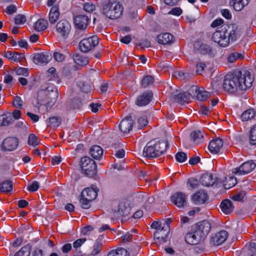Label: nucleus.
Returning <instances> with one entry per match:
<instances>
[{
	"instance_id": "obj_14",
	"label": "nucleus",
	"mask_w": 256,
	"mask_h": 256,
	"mask_svg": "<svg viewBox=\"0 0 256 256\" xmlns=\"http://www.w3.org/2000/svg\"><path fill=\"white\" fill-rule=\"evenodd\" d=\"M52 58V55L48 52H44L38 53L34 54L33 58V61L36 64H46Z\"/></svg>"
},
{
	"instance_id": "obj_52",
	"label": "nucleus",
	"mask_w": 256,
	"mask_h": 256,
	"mask_svg": "<svg viewBox=\"0 0 256 256\" xmlns=\"http://www.w3.org/2000/svg\"><path fill=\"white\" fill-rule=\"evenodd\" d=\"M15 72L18 75H22L24 76H28V70L27 68H17L15 69Z\"/></svg>"
},
{
	"instance_id": "obj_17",
	"label": "nucleus",
	"mask_w": 256,
	"mask_h": 256,
	"mask_svg": "<svg viewBox=\"0 0 256 256\" xmlns=\"http://www.w3.org/2000/svg\"><path fill=\"white\" fill-rule=\"evenodd\" d=\"M225 27L226 32L228 36L227 38H228V44L230 40L234 42L236 40L238 37V26L234 24L230 25L224 26Z\"/></svg>"
},
{
	"instance_id": "obj_6",
	"label": "nucleus",
	"mask_w": 256,
	"mask_h": 256,
	"mask_svg": "<svg viewBox=\"0 0 256 256\" xmlns=\"http://www.w3.org/2000/svg\"><path fill=\"white\" fill-rule=\"evenodd\" d=\"M99 42V40L96 36H93L87 38H84L79 43L80 50L86 53L92 50Z\"/></svg>"
},
{
	"instance_id": "obj_49",
	"label": "nucleus",
	"mask_w": 256,
	"mask_h": 256,
	"mask_svg": "<svg viewBox=\"0 0 256 256\" xmlns=\"http://www.w3.org/2000/svg\"><path fill=\"white\" fill-rule=\"evenodd\" d=\"M199 90L200 88L198 86H190V88L188 89V92H186V94H188L190 96V98H196Z\"/></svg>"
},
{
	"instance_id": "obj_41",
	"label": "nucleus",
	"mask_w": 256,
	"mask_h": 256,
	"mask_svg": "<svg viewBox=\"0 0 256 256\" xmlns=\"http://www.w3.org/2000/svg\"><path fill=\"white\" fill-rule=\"evenodd\" d=\"M236 184V179L233 176H228L226 178V180L224 181V187L226 189H230L234 186Z\"/></svg>"
},
{
	"instance_id": "obj_60",
	"label": "nucleus",
	"mask_w": 256,
	"mask_h": 256,
	"mask_svg": "<svg viewBox=\"0 0 256 256\" xmlns=\"http://www.w3.org/2000/svg\"><path fill=\"white\" fill-rule=\"evenodd\" d=\"M96 6L92 3L87 2L84 6V9L85 11L92 12L95 10Z\"/></svg>"
},
{
	"instance_id": "obj_8",
	"label": "nucleus",
	"mask_w": 256,
	"mask_h": 256,
	"mask_svg": "<svg viewBox=\"0 0 256 256\" xmlns=\"http://www.w3.org/2000/svg\"><path fill=\"white\" fill-rule=\"evenodd\" d=\"M256 164L252 161L243 163L238 168H234L232 172L236 174H245L251 172L255 168Z\"/></svg>"
},
{
	"instance_id": "obj_46",
	"label": "nucleus",
	"mask_w": 256,
	"mask_h": 256,
	"mask_svg": "<svg viewBox=\"0 0 256 256\" xmlns=\"http://www.w3.org/2000/svg\"><path fill=\"white\" fill-rule=\"evenodd\" d=\"M209 96H210V93L203 90V88L199 90L197 95L196 99L200 101L206 100Z\"/></svg>"
},
{
	"instance_id": "obj_56",
	"label": "nucleus",
	"mask_w": 256,
	"mask_h": 256,
	"mask_svg": "<svg viewBox=\"0 0 256 256\" xmlns=\"http://www.w3.org/2000/svg\"><path fill=\"white\" fill-rule=\"evenodd\" d=\"M91 200L86 199V198H82L80 199V202L82 204V206L83 208L88 209L90 208V202Z\"/></svg>"
},
{
	"instance_id": "obj_55",
	"label": "nucleus",
	"mask_w": 256,
	"mask_h": 256,
	"mask_svg": "<svg viewBox=\"0 0 256 256\" xmlns=\"http://www.w3.org/2000/svg\"><path fill=\"white\" fill-rule=\"evenodd\" d=\"M14 127L18 129L27 130L28 127V125L26 121L22 120L17 122L16 124Z\"/></svg>"
},
{
	"instance_id": "obj_59",
	"label": "nucleus",
	"mask_w": 256,
	"mask_h": 256,
	"mask_svg": "<svg viewBox=\"0 0 256 256\" xmlns=\"http://www.w3.org/2000/svg\"><path fill=\"white\" fill-rule=\"evenodd\" d=\"M206 67V65L204 62H198L196 64V72L198 74H201L202 72L204 71L205 68Z\"/></svg>"
},
{
	"instance_id": "obj_5",
	"label": "nucleus",
	"mask_w": 256,
	"mask_h": 256,
	"mask_svg": "<svg viewBox=\"0 0 256 256\" xmlns=\"http://www.w3.org/2000/svg\"><path fill=\"white\" fill-rule=\"evenodd\" d=\"M227 37L225 27L222 26L213 33L212 40L220 46L226 47L228 46V38H227Z\"/></svg>"
},
{
	"instance_id": "obj_28",
	"label": "nucleus",
	"mask_w": 256,
	"mask_h": 256,
	"mask_svg": "<svg viewBox=\"0 0 256 256\" xmlns=\"http://www.w3.org/2000/svg\"><path fill=\"white\" fill-rule=\"evenodd\" d=\"M248 4V0H230V4L233 6L236 11H240Z\"/></svg>"
},
{
	"instance_id": "obj_2",
	"label": "nucleus",
	"mask_w": 256,
	"mask_h": 256,
	"mask_svg": "<svg viewBox=\"0 0 256 256\" xmlns=\"http://www.w3.org/2000/svg\"><path fill=\"white\" fill-rule=\"evenodd\" d=\"M168 147L166 140H152L148 142L143 150V155L148 158H154L164 154Z\"/></svg>"
},
{
	"instance_id": "obj_45",
	"label": "nucleus",
	"mask_w": 256,
	"mask_h": 256,
	"mask_svg": "<svg viewBox=\"0 0 256 256\" xmlns=\"http://www.w3.org/2000/svg\"><path fill=\"white\" fill-rule=\"evenodd\" d=\"M154 78L152 76H144L141 82L142 87L146 88L154 82Z\"/></svg>"
},
{
	"instance_id": "obj_54",
	"label": "nucleus",
	"mask_w": 256,
	"mask_h": 256,
	"mask_svg": "<svg viewBox=\"0 0 256 256\" xmlns=\"http://www.w3.org/2000/svg\"><path fill=\"white\" fill-rule=\"evenodd\" d=\"M81 106V101L79 99H74L69 104V107L70 108H79Z\"/></svg>"
},
{
	"instance_id": "obj_34",
	"label": "nucleus",
	"mask_w": 256,
	"mask_h": 256,
	"mask_svg": "<svg viewBox=\"0 0 256 256\" xmlns=\"http://www.w3.org/2000/svg\"><path fill=\"white\" fill-rule=\"evenodd\" d=\"M48 24L47 20L40 18L35 22L34 28L38 32L44 31L47 28Z\"/></svg>"
},
{
	"instance_id": "obj_9",
	"label": "nucleus",
	"mask_w": 256,
	"mask_h": 256,
	"mask_svg": "<svg viewBox=\"0 0 256 256\" xmlns=\"http://www.w3.org/2000/svg\"><path fill=\"white\" fill-rule=\"evenodd\" d=\"M228 236L227 232L226 230H221L214 235L211 236L210 238V243L212 246H218L223 242L226 240Z\"/></svg>"
},
{
	"instance_id": "obj_53",
	"label": "nucleus",
	"mask_w": 256,
	"mask_h": 256,
	"mask_svg": "<svg viewBox=\"0 0 256 256\" xmlns=\"http://www.w3.org/2000/svg\"><path fill=\"white\" fill-rule=\"evenodd\" d=\"M176 159L179 162H183L187 159V155L184 152H178L176 154Z\"/></svg>"
},
{
	"instance_id": "obj_18",
	"label": "nucleus",
	"mask_w": 256,
	"mask_h": 256,
	"mask_svg": "<svg viewBox=\"0 0 256 256\" xmlns=\"http://www.w3.org/2000/svg\"><path fill=\"white\" fill-rule=\"evenodd\" d=\"M98 191V189L96 186H92L90 188H84L82 192L81 196L93 200L97 197Z\"/></svg>"
},
{
	"instance_id": "obj_16",
	"label": "nucleus",
	"mask_w": 256,
	"mask_h": 256,
	"mask_svg": "<svg viewBox=\"0 0 256 256\" xmlns=\"http://www.w3.org/2000/svg\"><path fill=\"white\" fill-rule=\"evenodd\" d=\"M152 98V93L151 92H146L138 96L136 104L138 106H143L148 104Z\"/></svg>"
},
{
	"instance_id": "obj_43",
	"label": "nucleus",
	"mask_w": 256,
	"mask_h": 256,
	"mask_svg": "<svg viewBox=\"0 0 256 256\" xmlns=\"http://www.w3.org/2000/svg\"><path fill=\"white\" fill-rule=\"evenodd\" d=\"M249 142L250 145L256 146V124L251 128L250 131Z\"/></svg>"
},
{
	"instance_id": "obj_57",
	"label": "nucleus",
	"mask_w": 256,
	"mask_h": 256,
	"mask_svg": "<svg viewBox=\"0 0 256 256\" xmlns=\"http://www.w3.org/2000/svg\"><path fill=\"white\" fill-rule=\"evenodd\" d=\"M188 184L191 188H196L198 186L199 182L197 179L192 178L188 179Z\"/></svg>"
},
{
	"instance_id": "obj_25",
	"label": "nucleus",
	"mask_w": 256,
	"mask_h": 256,
	"mask_svg": "<svg viewBox=\"0 0 256 256\" xmlns=\"http://www.w3.org/2000/svg\"><path fill=\"white\" fill-rule=\"evenodd\" d=\"M220 206L222 212L226 214L232 213L234 209L232 202L228 199L223 200Z\"/></svg>"
},
{
	"instance_id": "obj_29",
	"label": "nucleus",
	"mask_w": 256,
	"mask_h": 256,
	"mask_svg": "<svg viewBox=\"0 0 256 256\" xmlns=\"http://www.w3.org/2000/svg\"><path fill=\"white\" fill-rule=\"evenodd\" d=\"M47 92L46 96L48 100V103L54 104L56 102L58 96L57 88L48 87Z\"/></svg>"
},
{
	"instance_id": "obj_22",
	"label": "nucleus",
	"mask_w": 256,
	"mask_h": 256,
	"mask_svg": "<svg viewBox=\"0 0 256 256\" xmlns=\"http://www.w3.org/2000/svg\"><path fill=\"white\" fill-rule=\"evenodd\" d=\"M168 230L164 229V227L159 228L158 230L154 233V236L156 242L164 243L166 242V238L169 232Z\"/></svg>"
},
{
	"instance_id": "obj_58",
	"label": "nucleus",
	"mask_w": 256,
	"mask_h": 256,
	"mask_svg": "<svg viewBox=\"0 0 256 256\" xmlns=\"http://www.w3.org/2000/svg\"><path fill=\"white\" fill-rule=\"evenodd\" d=\"M28 144L29 145L34 146H36L38 144L37 137L34 134H32L29 136Z\"/></svg>"
},
{
	"instance_id": "obj_3",
	"label": "nucleus",
	"mask_w": 256,
	"mask_h": 256,
	"mask_svg": "<svg viewBox=\"0 0 256 256\" xmlns=\"http://www.w3.org/2000/svg\"><path fill=\"white\" fill-rule=\"evenodd\" d=\"M124 10V7L120 2L107 0L102 4V12L111 20L117 19L120 17Z\"/></svg>"
},
{
	"instance_id": "obj_30",
	"label": "nucleus",
	"mask_w": 256,
	"mask_h": 256,
	"mask_svg": "<svg viewBox=\"0 0 256 256\" xmlns=\"http://www.w3.org/2000/svg\"><path fill=\"white\" fill-rule=\"evenodd\" d=\"M200 182L204 186H209L214 184V180L212 174H205L202 175Z\"/></svg>"
},
{
	"instance_id": "obj_47",
	"label": "nucleus",
	"mask_w": 256,
	"mask_h": 256,
	"mask_svg": "<svg viewBox=\"0 0 256 256\" xmlns=\"http://www.w3.org/2000/svg\"><path fill=\"white\" fill-rule=\"evenodd\" d=\"M244 58L242 54L238 52H232L231 53L228 58V60L230 62H234L236 60L238 59H242Z\"/></svg>"
},
{
	"instance_id": "obj_12",
	"label": "nucleus",
	"mask_w": 256,
	"mask_h": 256,
	"mask_svg": "<svg viewBox=\"0 0 256 256\" xmlns=\"http://www.w3.org/2000/svg\"><path fill=\"white\" fill-rule=\"evenodd\" d=\"M210 229V223L208 220H204L198 223L195 230L198 232L201 236L204 239Z\"/></svg>"
},
{
	"instance_id": "obj_36",
	"label": "nucleus",
	"mask_w": 256,
	"mask_h": 256,
	"mask_svg": "<svg viewBox=\"0 0 256 256\" xmlns=\"http://www.w3.org/2000/svg\"><path fill=\"white\" fill-rule=\"evenodd\" d=\"M48 126L51 128L58 127L62 123V120L60 116H52L46 120Z\"/></svg>"
},
{
	"instance_id": "obj_39",
	"label": "nucleus",
	"mask_w": 256,
	"mask_h": 256,
	"mask_svg": "<svg viewBox=\"0 0 256 256\" xmlns=\"http://www.w3.org/2000/svg\"><path fill=\"white\" fill-rule=\"evenodd\" d=\"M12 189V182L11 180L3 182L0 184V191L2 192H8Z\"/></svg>"
},
{
	"instance_id": "obj_26",
	"label": "nucleus",
	"mask_w": 256,
	"mask_h": 256,
	"mask_svg": "<svg viewBox=\"0 0 256 256\" xmlns=\"http://www.w3.org/2000/svg\"><path fill=\"white\" fill-rule=\"evenodd\" d=\"M174 36L168 32L160 34L158 36V41L160 44H170L174 42Z\"/></svg>"
},
{
	"instance_id": "obj_35",
	"label": "nucleus",
	"mask_w": 256,
	"mask_h": 256,
	"mask_svg": "<svg viewBox=\"0 0 256 256\" xmlns=\"http://www.w3.org/2000/svg\"><path fill=\"white\" fill-rule=\"evenodd\" d=\"M190 136L191 139L196 144H199L203 141L204 135L200 130L192 131L190 134Z\"/></svg>"
},
{
	"instance_id": "obj_10",
	"label": "nucleus",
	"mask_w": 256,
	"mask_h": 256,
	"mask_svg": "<svg viewBox=\"0 0 256 256\" xmlns=\"http://www.w3.org/2000/svg\"><path fill=\"white\" fill-rule=\"evenodd\" d=\"M18 144V139L14 137H8L5 138L1 146L4 151H12L15 150Z\"/></svg>"
},
{
	"instance_id": "obj_38",
	"label": "nucleus",
	"mask_w": 256,
	"mask_h": 256,
	"mask_svg": "<svg viewBox=\"0 0 256 256\" xmlns=\"http://www.w3.org/2000/svg\"><path fill=\"white\" fill-rule=\"evenodd\" d=\"M256 112L254 109H249L244 112L241 116V120L243 122L248 121L252 119Z\"/></svg>"
},
{
	"instance_id": "obj_64",
	"label": "nucleus",
	"mask_w": 256,
	"mask_h": 256,
	"mask_svg": "<svg viewBox=\"0 0 256 256\" xmlns=\"http://www.w3.org/2000/svg\"><path fill=\"white\" fill-rule=\"evenodd\" d=\"M86 241L85 238H80L76 240L73 243V246L74 248L77 249L82 246V245Z\"/></svg>"
},
{
	"instance_id": "obj_23",
	"label": "nucleus",
	"mask_w": 256,
	"mask_h": 256,
	"mask_svg": "<svg viewBox=\"0 0 256 256\" xmlns=\"http://www.w3.org/2000/svg\"><path fill=\"white\" fill-rule=\"evenodd\" d=\"M208 198V194L205 190H200L194 194L192 200L196 204H202Z\"/></svg>"
},
{
	"instance_id": "obj_40",
	"label": "nucleus",
	"mask_w": 256,
	"mask_h": 256,
	"mask_svg": "<svg viewBox=\"0 0 256 256\" xmlns=\"http://www.w3.org/2000/svg\"><path fill=\"white\" fill-rule=\"evenodd\" d=\"M102 240L100 238H98L93 246V248L91 252V254L96 256L99 254L102 250Z\"/></svg>"
},
{
	"instance_id": "obj_50",
	"label": "nucleus",
	"mask_w": 256,
	"mask_h": 256,
	"mask_svg": "<svg viewBox=\"0 0 256 256\" xmlns=\"http://www.w3.org/2000/svg\"><path fill=\"white\" fill-rule=\"evenodd\" d=\"M246 194V192L244 190H240L239 192L234 194L232 196V199L238 202L244 201Z\"/></svg>"
},
{
	"instance_id": "obj_4",
	"label": "nucleus",
	"mask_w": 256,
	"mask_h": 256,
	"mask_svg": "<svg viewBox=\"0 0 256 256\" xmlns=\"http://www.w3.org/2000/svg\"><path fill=\"white\" fill-rule=\"evenodd\" d=\"M81 168L82 172L90 178L96 176L97 166L96 162L88 156H84L81 158Z\"/></svg>"
},
{
	"instance_id": "obj_19",
	"label": "nucleus",
	"mask_w": 256,
	"mask_h": 256,
	"mask_svg": "<svg viewBox=\"0 0 256 256\" xmlns=\"http://www.w3.org/2000/svg\"><path fill=\"white\" fill-rule=\"evenodd\" d=\"M88 20V16L80 14L74 18V24L76 28L83 30L87 28Z\"/></svg>"
},
{
	"instance_id": "obj_7",
	"label": "nucleus",
	"mask_w": 256,
	"mask_h": 256,
	"mask_svg": "<svg viewBox=\"0 0 256 256\" xmlns=\"http://www.w3.org/2000/svg\"><path fill=\"white\" fill-rule=\"evenodd\" d=\"M56 28L58 34L62 38L66 39L70 32L71 25L68 20H62L56 24Z\"/></svg>"
},
{
	"instance_id": "obj_37",
	"label": "nucleus",
	"mask_w": 256,
	"mask_h": 256,
	"mask_svg": "<svg viewBox=\"0 0 256 256\" xmlns=\"http://www.w3.org/2000/svg\"><path fill=\"white\" fill-rule=\"evenodd\" d=\"M32 246L30 244H28L20 250L17 252L14 256H30L31 252Z\"/></svg>"
},
{
	"instance_id": "obj_51",
	"label": "nucleus",
	"mask_w": 256,
	"mask_h": 256,
	"mask_svg": "<svg viewBox=\"0 0 256 256\" xmlns=\"http://www.w3.org/2000/svg\"><path fill=\"white\" fill-rule=\"evenodd\" d=\"M26 20V17L24 14H18L14 18V23L16 24H24Z\"/></svg>"
},
{
	"instance_id": "obj_33",
	"label": "nucleus",
	"mask_w": 256,
	"mask_h": 256,
	"mask_svg": "<svg viewBox=\"0 0 256 256\" xmlns=\"http://www.w3.org/2000/svg\"><path fill=\"white\" fill-rule=\"evenodd\" d=\"M73 59L76 64L82 66H86L88 63V59L87 57L78 54H74Z\"/></svg>"
},
{
	"instance_id": "obj_32",
	"label": "nucleus",
	"mask_w": 256,
	"mask_h": 256,
	"mask_svg": "<svg viewBox=\"0 0 256 256\" xmlns=\"http://www.w3.org/2000/svg\"><path fill=\"white\" fill-rule=\"evenodd\" d=\"M90 154L94 159L98 160L103 154V150L98 146H93L90 149Z\"/></svg>"
},
{
	"instance_id": "obj_62",
	"label": "nucleus",
	"mask_w": 256,
	"mask_h": 256,
	"mask_svg": "<svg viewBox=\"0 0 256 256\" xmlns=\"http://www.w3.org/2000/svg\"><path fill=\"white\" fill-rule=\"evenodd\" d=\"M39 188V184L36 181H34L31 184L28 186V190L30 192H36Z\"/></svg>"
},
{
	"instance_id": "obj_44",
	"label": "nucleus",
	"mask_w": 256,
	"mask_h": 256,
	"mask_svg": "<svg viewBox=\"0 0 256 256\" xmlns=\"http://www.w3.org/2000/svg\"><path fill=\"white\" fill-rule=\"evenodd\" d=\"M108 256H128L127 250L123 248L110 251Z\"/></svg>"
},
{
	"instance_id": "obj_15",
	"label": "nucleus",
	"mask_w": 256,
	"mask_h": 256,
	"mask_svg": "<svg viewBox=\"0 0 256 256\" xmlns=\"http://www.w3.org/2000/svg\"><path fill=\"white\" fill-rule=\"evenodd\" d=\"M171 200L178 208H183L186 204V195L182 192L174 194L172 196Z\"/></svg>"
},
{
	"instance_id": "obj_42",
	"label": "nucleus",
	"mask_w": 256,
	"mask_h": 256,
	"mask_svg": "<svg viewBox=\"0 0 256 256\" xmlns=\"http://www.w3.org/2000/svg\"><path fill=\"white\" fill-rule=\"evenodd\" d=\"M200 52L202 54L214 56V54L212 48L206 44H202L200 48Z\"/></svg>"
},
{
	"instance_id": "obj_20",
	"label": "nucleus",
	"mask_w": 256,
	"mask_h": 256,
	"mask_svg": "<svg viewBox=\"0 0 256 256\" xmlns=\"http://www.w3.org/2000/svg\"><path fill=\"white\" fill-rule=\"evenodd\" d=\"M134 123L131 117L123 119L119 124L120 130L124 133H128L132 130Z\"/></svg>"
},
{
	"instance_id": "obj_11",
	"label": "nucleus",
	"mask_w": 256,
	"mask_h": 256,
	"mask_svg": "<svg viewBox=\"0 0 256 256\" xmlns=\"http://www.w3.org/2000/svg\"><path fill=\"white\" fill-rule=\"evenodd\" d=\"M171 98L174 102L180 104L190 102V96L186 94V92L182 93L178 90H176L172 93Z\"/></svg>"
},
{
	"instance_id": "obj_1",
	"label": "nucleus",
	"mask_w": 256,
	"mask_h": 256,
	"mask_svg": "<svg viewBox=\"0 0 256 256\" xmlns=\"http://www.w3.org/2000/svg\"><path fill=\"white\" fill-rule=\"evenodd\" d=\"M254 81V76L249 71L236 70L225 76L223 88L230 92H236L238 88L244 90L252 86Z\"/></svg>"
},
{
	"instance_id": "obj_24",
	"label": "nucleus",
	"mask_w": 256,
	"mask_h": 256,
	"mask_svg": "<svg viewBox=\"0 0 256 256\" xmlns=\"http://www.w3.org/2000/svg\"><path fill=\"white\" fill-rule=\"evenodd\" d=\"M130 210L129 204L125 201H122L119 203L118 208L114 209V212L119 213L122 216H127Z\"/></svg>"
},
{
	"instance_id": "obj_27",
	"label": "nucleus",
	"mask_w": 256,
	"mask_h": 256,
	"mask_svg": "<svg viewBox=\"0 0 256 256\" xmlns=\"http://www.w3.org/2000/svg\"><path fill=\"white\" fill-rule=\"evenodd\" d=\"M60 12H59V8L58 6H54L50 8L48 20L49 22L52 24H54L57 21L59 18Z\"/></svg>"
},
{
	"instance_id": "obj_21",
	"label": "nucleus",
	"mask_w": 256,
	"mask_h": 256,
	"mask_svg": "<svg viewBox=\"0 0 256 256\" xmlns=\"http://www.w3.org/2000/svg\"><path fill=\"white\" fill-rule=\"evenodd\" d=\"M223 141L222 138H218L212 140L209 144V150L213 154L218 153L223 146Z\"/></svg>"
},
{
	"instance_id": "obj_13",
	"label": "nucleus",
	"mask_w": 256,
	"mask_h": 256,
	"mask_svg": "<svg viewBox=\"0 0 256 256\" xmlns=\"http://www.w3.org/2000/svg\"><path fill=\"white\" fill-rule=\"evenodd\" d=\"M203 240H204V238L196 230L192 232L188 233L185 237L186 242L192 245L197 244Z\"/></svg>"
},
{
	"instance_id": "obj_31",
	"label": "nucleus",
	"mask_w": 256,
	"mask_h": 256,
	"mask_svg": "<svg viewBox=\"0 0 256 256\" xmlns=\"http://www.w3.org/2000/svg\"><path fill=\"white\" fill-rule=\"evenodd\" d=\"M5 57L14 62H20L24 58V54L18 52H6Z\"/></svg>"
},
{
	"instance_id": "obj_48",
	"label": "nucleus",
	"mask_w": 256,
	"mask_h": 256,
	"mask_svg": "<svg viewBox=\"0 0 256 256\" xmlns=\"http://www.w3.org/2000/svg\"><path fill=\"white\" fill-rule=\"evenodd\" d=\"M4 119L3 126H7L14 122V120L11 116V113L8 112L2 114Z\"/></svg>"
},
{
	"instance_id": "obj_63",
	"label": "nucleus",
	"mask_w": 256,
	"mask_h": 256,
	"mask_svg": "<svg viewBox=\"0 0 256 256\" xmlns=\"http://www.w3.org/2000/svg\"><path fill=\"white\" fill-rule=\"evenodd\" d=\"M22 101L21 100V98L16 96L13 102V106L16 108H20L22 106Z\"/></svg>"
},
{
	"instance_id": "obj_61",
	"label": "nucleus",
	"mask_w": 256,
	"mask_h": 256,
	"mask_svg": "<svg viewBox=\"0 0 256 256\" xmlns=\"http://www.w3.org/2000/svg\"><path fill=\"white\" fill-rule=\"evenodd\" d=\"M54 58L56 61L61 62L64 60L66 56L60 52H55L54 54Z\"/></svg>"
}]
</instances>
